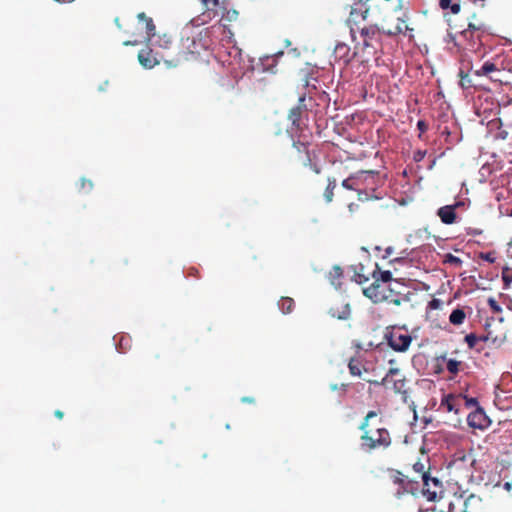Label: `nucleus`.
Segmentation results:
<instances>
[{
  "label": "nucleus",
  "mask_w": 512,
  "mask_h": 512,
  "mask_svg": "<svg viewBox=\"0 0 512 512\" xmlns=\"http://www.w3.org/2000/svg\"><path fill=\"white\" fill-rule=\"evenodd\" d=\"M207 11L212 12L213 16H217L219 9H225L226 4H229L230 0H201Z\"/></svg>",
  "instance_id": "obj_18"
},
{
  "label": "nucleus",
  "mask_w": 512,
  "mask_h": 512,
  "mask_svg": "<svg viewBox=\"0 0 512 512\" xmlns=\"http://www.w3.org/2000/svg\"><path fill=\"white\" fill-rule=\"evenodd\" d=\"M464 206L463 202H456L454 205H446L440 207L437 211V215L444 224L450 225L456 221V208Z\"/></svg>",
  "instance_id": "obj_15"
},
{
  "label": "nucleus",
  "mask_w": 512,
  "mask_h": 512,
  "mask_svg": "<svg viewBox=\"0 0 512 512\" xmlns=\"http://www.w3.org/2000/svg\"><path fill=\"white\" fill-rule=\"evenodd\" d=\"M342 387H343V389L345 390V389H346V387H347V385H346V384H342Z\"/></svg>",
  "instance_id": "obj_55"
},
{
  "label": "nucleus",
  "mask_w": 512,
  "mask_h": 512,
  "mask_svg": "<svg viewBox=\"0 0 512 512\" xmlns=\"http://www.w3.org/2000/svg\"><path fill=\"white\" fill-rule=\"evenodd\" d=\"M505 488L510 489V483H505Z\"/></svg>",
  "instance_id": "obj_53"
},
{
  "label": "nucleus",
  "mask_w": 512,
  "mask_h": 512,
  "mask_svg": "<svg viewBox=\"0 0 512 512\" xmlns=\"http://www.w3.org/2000/svg\"><path fill=\"white\" fill-rule=\"evenodd\" d=\"M439 6H440L443 10H446V9L450 8V6H451V0H440V2H439Z\"/></svg>",
  "instance_id": "obj_42"
},
{
  "label": "nucleus",
  "mask_w": 512,
  "mask_h": 512,
  "mask_svg": "<svg viewBox=\"0 0 512 512\" xmlns=\"http://www.w3.org/2000/svg\"><path fill=\"white\" fill-rule=\"evenodd\" d=\"M476 18H477V15L474 13V14L472 15V19L476 20Z\"/></svg>",
  "instance_id": "obj_54"
},
{
  "label": "nucleus",
  "mask_w": 512,
  "mask_h": 512,
  "mask_svg": "<svg viewBox=\"0 0 512 512\" xmlns=\"http://www.w3.org/2000/svg\"><path fill=\"white\" fill-rule=\"evenodd\" d=\"M419 328H413L410 332L405 325H394L386 334L389 346L397 352H405L408 350L411 341L417 339Z\"/></svg>",
  "instance_id": "obj_6"
},
{
  "label": "nucleus",
  "mask_w": 512,
  "mask_h": 512,
  "mask_svg": "<svg viewBox=\"0 0 512 512\" xmlns=\"http://www.w3.org/2000/svg\"><path fill=\"white\" fill-rule=\"evenodd\" d=\"M485 24L481 21H470L468 23V28L462 32L463 35L467 36L468 33H473L476 31H484Z\"/></svg>",
  "instance_id": "obj_31"
},
{
  "label": "nucleus",
  "mask_w": 512,
  "mask_h": 512,
  "mask_svg": "<svg viewBox=\"0 0 512 512\" xmlns=\"http://www.w3.org/2000/svg\"><path fill=\"white\" fill-rule=\"evenodd\" d=\"M463 363L455 359H446V355H441L433 359L430 363V370L443 371L445 368L452 375H456L462 369Z\"/></svg>",
  "instance_id": "obj_11"
},
{
  "label": "nucleus",
  "mask_w": 512,
  "mask_h": 512,
  "mask_svg": "<svg viewBox=\"0 0 512 512\" xmlns=\"http://www.w3.org/2000/svg\"><path fill=\"white\" fill-rule=\"evenodd\" d=\"M377 415L376 411H369L359 426V429L362 431L360 446L365 452H371L376 449H386L392 443L388 429L385 427L372 428L370 426V420L377 417Z\"/></svg>",
  "instance_id": "obj_2"
},
{
  "label": "nucleus",
  "mask_w": 512,
  "mask_h": 512,
  "mask_svg": "<svg viewBox=\"0 0 512 512\" xmlns=\"http://www.w3.org/2000/svg\"><path fill=\"white\" fill-rule=\"evenodd\" d=\"M376 273V276L379 278V282L388 286V283L392 280V274L390 271H381L378 267V264L375 263V269L371 272L373 275Z\"/></svg>",
  "instance_id": "obj_27"
},
{
  "label": "nucleus",
  "mask_w": 512,
  "mask_h": 512,
  "mask_svg": "<svg viewBox=\"0 0 512 512\" xmlns=\"http://www.w3.org/2000/svg\"><path fill=\"white\" fill-rule=\"evenodd\" d=\"M138 43H139V41H137V40H134V41H125V42H124V45H125V46H128V45H133V46H135V45H137Z\"/></svg>",
  "instance_id": "obj_52"
},
{
  "label": "nucleus",
  "mask_w": 512,
  "mask_h": 512,
  "mask_svg": "<svg viewBox=\"0 0 512 512\" xmlns=\"http://www.w3.org/2000/svg\"><path fill=\"white\" fill-rule=\"evenodd\" d=\"M138 60L145 68H153L158 63L151 50H141L138 54Z\"/></svg>",
  "instance_id": "obj_19"
},
{
  "label": "nucleus",
  "mask_w": 512,
  "mask_h": 512,
  "mask_svg": "<svg viewBox=\"0 0 512 512\" xmlns=\"http://www.w3.org/2000/svg\"><path fill=\"white\" fill-rule=\"evenodd\" d=\"M342 186L348 190H356L355 183H354V177H349L347 179H344L342 181Z\"/></svg>",
  "instance_id": "obj_37"
},
{
  "label": "nucleus",
  "mask_w": 512,
  "mask_h": 512,
  "mask_svg": "<svg viewBox=\"0 0 512 512\" xmlns=\"http://www.w3.org/2000/svg\"><path fill=\"white\" fill-rule=\"evenodd\" d=\"M497 67L494 63L492 62H485L480 69L478 70H474L473 73L476 75V76H485V75H488L489 73L491 72H494V71H497Z\"/></svg>",
  "instance_id": "obj_30"
},
{
  "label": "nucleus",
  "mask_w": 512,
  "mask_h": 512,
  "mask_svg": "<svg viewBox=\"0 0 512 512\" xmlns=\"http://www.w3.org/2000/svg\"><path fill=\"white\" fill-rule=\"evenodd\" d=\"M444 307H445V303L442 300L433 298L427 304V308H426L427 318L439 317L440 314L436 313L435 315H433V311H435V310L443 311Z\"/></svg>",
  "instance_id": "obj_21"
},
{
  "label": "nucleus",
  "mask_w": 512,
  "mask_h": 512,
  "mask_svg": "<svg viewBox=\"0 0 512 512\" xmlns=\"http://www.w3.org/2000/svg\"><path fill=\"white\" fill-rule=\"evenodd\" d=\"M424 156H425V152L418 151L415 155V160L420 161L424 158Z\"/></svg>",
  "instance_id": "obj_48"
},
{
  "label": "nucleus",
  "mask_w": 512,
  "mask_h": 512,
  "mask_svg": "<svg viewBox=\"0 0 512 512\" xmlns=\"http://www.w3.org/2000/svg\"><path fill=\"white\" fill-rule=\"evenodd\" d=\"M413 469L416 472L420 473L422 478H423V473H426L425 472V466L420 461H417L416 463L413 464Z\"/></svg>",
  "instance_id": "obj_39"
},
{
  "label": "nucleus",
  "mask_w": 512,
  "mask_h": 512,
  "mask_svg": "<svg viewBox=\"0 0 512 512\" xmlns=\"http://www.w3.org/2000/svg\"><path fill=\"white\" fill-rule=\"evenodd\" d=\"M487 304H488L490 310L494 314H499L502 312V307L499 305V303L494 298H492V297L488 298Z\"/></svg>",
  "instance_id": "obj_34"
},
{
  "label": "nucleus",
  "mask_w": 512,
  "mask_h": 512,
  "mask_svg": "<svg viewBox=\"0 0 512 512\" xmlns=\"http://www.w3.org/2000/svg\"><path fill=\"white\" fill-rule=\"evenodd\" d=\"M480 258L488 263H494L496 260L494 252H485L480 254Z\"/></svg>",
  "instance_id": "obj_36"
},
{
  "label": "nucleus",
  "mask_w": 512,
  "mask_h": 512,
  "mask_svg": "<svg viewBox=\"0 0 512 512\" xmlns=\"http://www.w3.org/2000/svg\"><path fill=\"white\" fill-rule=\"evenodd\" d=\"M242 402L244 403H254V398L252 397H243Z\"/></svg>",
  "instance_id": "obj_50"
},
{
  "label": "nucleus",
  "mask_w": 512,
  "mask_h": 512,
  "mask_svg": "<svg viewBox=\"0 0 512 512\" xmlns=\"http://www.w3.org/2000/svg\"><path fill=\"white\" fill-rule=\"evenodd\" d=\"M422 493L428 501L438 502L431 508L432 512H454L455 506L451 501L443 498L442 482L436 477H430L427 473H423Z\"/></svg>",
  "instance_id": "obj_3"
},
{
  "label": "nucleus",
  "mask_w": 512,
  "mask_h": 512,
  "mask_svg": "<svg viewBox=\"0 0 512 512\" xmlns=\"http://www.w3.org/2000/svg\"><path fill=\"white\" fill-rule=\"evenodd\" d=\"M137 18L140 21H143L146 26V40H151V38L155 35L156 27L151 17H148L144 12H140L137 15Z\"/></svg>",
  "instance_id": "obj_20"
},
{
  "label": "nucleus",
  "mask_w": 512,
  "mask_h": 512,
  "mask_svg": "<svg viewBox=\"0 0 512 512\" xmlns=\"http://www.w3.org/2000/svg\"><path fill=\"white\" fill-rule=\"evenodd\" d=\"M481 233H482V231L478 230V229H472V228L468 229V234H471V235H480Z\"/></svg>",
  "instance_id": "obj_49"
},
{
  "label": "nucleus",
  "mask_w": 512,
  "mask_h": 512,
  "mask_svg": "<svg viewBox=\"0 0 512 512\" xmlns=\"http://www.w3.org/2000/svg\"><path fill=\"white\" fill-rule=\"evenodd\" d=\"M349 372L353 376H361L362 371H367L366 368L362 365V363L356 359L351 358L348 363Z\"/></svg>",
  "instance_id": "obj_25"
},
{
  "label": "nucleus",
  "mask_w": 512,
  "mask_h": 512,
  "mask_svg": "<svg viewBox=\"0 0 512 512\" xmlns=\"http://www.w3.org/2000/svg\"><path fill=\"white\" fill-rule=\"evenodd\" d=\"M478 341H491L493 344H498L503 342V337L502 335H493V332L490 330V325H487L485 327V334L477 336L474 333H470L465 336V342L471 349L476 346Z\"/></svg>",
  "instance_id": "obj_12"
},
{
  "label": "nucleus",
  "mask_w": 512,
  "mask_h": 512,
  "mask_svg": "<svg viewBox=\"0 0 512 512\" xmlns=\"http://www.w3.org/2000/svg\"><path fill=\"white\" fill-rule=\"evenodd\" d=\"M80 188L86 191H90L93 188V183L91 180L81 179Z\"/></svg>",
  "instance_id": "obj_38"
},
{
  "label": "nucleus",
  "mask_w": 512,
  "mask_h": 512,
  "mask_svg": "<svg viewBox=\"0 0 512 512\" xmlns=\"http://www.w3.org/2000/svg\"><path fill=\"white\" fill-rule=\"evenodd\" d=\"M278 307L283 314H289L294 307V300L290 297H281L278 301Z\"/></svg>",
  "instance_id": "obj_28"
},
{
  "label": "nucleus",
  "mask_w": 512,
  "mask_h": 512,
  "mask_svg": "<svg viewBox=\"0 0 512 512\" xmlns=\"http://www.w3.org/2000/svg\"><path fill=\"white\" fill-rule=\"evenodd\" d=\"M375 384L383 385L387 390H392L395 394L401 395L404 401L408 397L407 380L404 374L397 368H390L385 377L380 383Z\"/></svg>",
  "instance_id": "obj_7"
},
{
  "label": "nucleus",
  "mask_w": 512,
  "mask_h": 512,
  "mask_svg": "<svg viewBox=\"0 0 512 512\" xmlns=\"http://www.w3.org/2000/svg\"><path fill=\"white\" fill-rule=\"evenodd\" d=\"M54 415L58 418V419H62L63 416H64V413L61 411V410H56Z\"/></svg>",
  "instance_id": "obj_51"
},
{
  "label": "nucleus",
  "mask_w": 512,
  "mask_h": 512,
  "mask_svg": "<svg viewBox=\"0 0 512 512\" xmlns=\"http://www.w3.org/2000/svg\"><path fill=\"white\" fill-rule=\"evenodd\" d=\"M379 23L373 22L372 25L357 27L356 31L360 33V36L363 39V45L365 47H373V41L376 39V36L382 32L381 28L378 27Z\"/></svg>",
  "instance_id": "obj_14"
},
{
  "label": "nucleus",
  "mask_w": 512,
  "mask_h": 512,
  "mask_svg": "<svg viewBox=\"0 0 512 512\" xmlns=\"http://www.w3.org/2000/svg\"><path fill=\"white\" fill-rule=\"evenodd\" d=\"M391 481L394 485L398 486L395 495L400 498L405 494L411 493L416 495L418 491V483L408 479L403 473L398 470H392L390 475Z\"/></svg>",
  "instance_id": "obj_9"
},
{
  "label": "nucleus",
  "mask_w": 512,
  "mask_h": 512,
  "mask_svg": "<svg viewBox=\"0 0 512 512\" xmlns=\"http://www.w3.org/2000/svg\"><path fill=\"white\" fill-rule=\"evenodd\" d=\"M465 312L462 309H454L449 315V320H464Z\"/></svg>",
  "instance_id": "obj_35"
},
{
  "label": "nucleus",
  "mask_w": 512,
  "mask_h": 512,
  "mask_svg": "<svg viewBox=\"0 0 512 512\" xmlns=\"http://www.w3.org/2000/svg\"><path fill=\"white\" fill-rule=\"evenodd\" d=\"M351 268L353 269L354 272L353 279L355 280V282H357L358 284H364L369 280V273L366 274L364 272V266L362 264L353 265L351 266Z\"/></svg>",
  "instance_id": "obj_22"
},
{
  "label": "nucleus",
  "mask_w": 512,
  "mask_h": 512,
  "mask_svg": "<svg viewBox=\"0 0 512 512\" xmlns=\"http://www.w3.org/2000/svg\"><path fill=\"white\" fill-rule=\"evenodd\" d=\"M292 148L291 161L298 170L309 168L315 174L321 173V166L318 163L317 155L314 150L310 149L309 143L295 141Z\"/></svg>",
  "instance_id": "obj_4"
},
{
  "label": "nucleus",
  "mask_w": 512,
  "mask_h": 512,
  "mask_svg": "<svg viewBox=\"0 0 512 512\" xmlns=\"http://www.w3.org/2000/svg\"><path fill=\"white\" fill-rule=\"evenodd\" d=\"M460 76H461V86L462 87L470 86V80L468 79V75L467 74L463 75V72L461 71Z\"/></svg>",
  "instance_id": "obj_40"
},
{
  "label": "nucleus",
  "mask_w": 512,
  "mask_h": 512,
  "mask_svg": "<svg viewBox=\"0 0 512 512\" xmlns=\"http://www.w3.org/2000/svg\"><path fill=\"white\" fill-rule=\"evenodd\" d=\"M417 128L418 130L421 132V133H424L427 131L428 129V125L425 121L423 120H419L418 123H417Z\"/></svg>",
  "instance_id": "obj_41"
},
{
  "label": "nucleus",
  "mask_w": 512,
  "mask_h": 512,
  "mask_svg": "<svg viewBox=\"0 0 512 512\" xmlns=\"http://www.w3.org/2000/svg\"><path fill=\"white\" fill-rule=\"evenodd\" d=\"M471 499H473V496H470L468 499H466L464 501V507H463L462 512H470V510H469V503H470Z\"/></svg>",
  "instance_id": "obj_44"
},
{
  "label": "nucleus",
  "mask_w": 512,
  "mask_h": 512,
  "mask_svg": "<svg viewBox=\"0 0 512 512\" xmlns=\"http://www.w3.org/2000/svg\"><path fill=\"white\" fill-rule=\"evenodd\" d=\"M466 399V404L467 406H474V405H478V402L475 398H465Z\"/></svg>",
  "instance_id": "obj_45"
},
{
  "label": "nucleus",
  "mask_w": 512,
  "mask_h": 512,
  "mask_svg": "<svg viewBox=\"0 0 512 512\" xmlns=\"http://www.w3.org/2000/svg\"><path fill=\"white\" fill-rule=\"evenodd\" d=\"M228 5L229 4H226V8L225 9H219V12H218V15L217 16H221V21H224V22H233L237 19L238 17V11L235 10V9H229L228 8ZM223 25L225 26L226 23H223Z\"/></svg>",
  "instance_id": "obj_23"
},
{
  "label": "nucleus",
  "mask_w": 512,
  "mask_h": 512,
  "mask_svg": "<svg viewBox=\"0 0 512 512\" xmlns=\"http://www.w3.org/2000/svg\"><path fill=\"white\" fill-rule=\"evenodd\" d=\"M397 9L392 7V12L386 18L385 22H379L381 24L382 33L387 36H397L399 34H405L407 31H412L411 28L406 24V18L395 16Z\"/></svg>",
  "instance_id": "obj_8"
},
{
  "label": "nucleus",
  "mask_w": 512,
  "mask_h": 512,
  "mask_svg": "<svg viewBox=\"0 0 512 512\" xmlns=\"http://www.w3.org/2000/svg\"><path fill=\"white\" fill-rule=\"evenodd\" d=\"M343 277V270L340 266H335L333 271L330 272L331 283L335 286H340L341 278Z\"/></svg>",
  "instance_id": "obj_32"
},
{
  "label": "nucleus",
  "mask_w": 512,
  "mask_h": 512,
  "mask_svg": "<svg viewBox=\"0 0 512 512\" xmlns=\"http://www.w3.org/2000/svg\"><path fill=\"white\" fill-rule=\"evenodd\" d=\"M443 263L444 264H450V265H453L455 267H460L463 262H462V260L459 257H457V256H455V255H453L451 253H447V254L444 255Z\"/></svg>",
  "instance_id": "obj_33"
},
{
  "label": "nucleus",
  "mask_w": 512,
  "mask_h": 512,
  "mask_svg": "<svg viewBox=\"0 0 512 512\" xmlns=\"http://www.w3.org/2000/svg\"><path fill=\"white\" fill-rule=\"evenodd\" d=\"M392 12L390 0H367L359 2L352 7L348 21L352 24L351 32L354 33L361 22H385Z\"/></svg>",
  "instance_id": "obj_1"
},
{
  "label": "nucleus",
  "mask_w": 512,
  "mask_h": 512,
  "mask_svg": "<svg viewBox=\"0 0 512 512\" xmlns=\"http://www.w3.org/2000/svg\"><path fill=\"white\" fill-rule=\"evenodd\" d=\"M308 117V109L305 104V95L300 96L296 106L288 113V120L291 122L292 130L302 131L305 126V119Z\"/></svg>",
  "instance_id": "obj_10"
},
{
  "label": "nucleus",
  "mask_w": 512,
  "mask_h": 512,
  "mask_svg": "<svg viewBox=\"0 0 512 512\" xmlns=\"http://www.w3.org/2000/svg\"><path fill=\"white\" fill-rule=\"evenodd\" d=\"M467 423L471 428L484 430L488 428L491 421L489 417L486 415L484 409L478 406L474 411H472L468 415Z\"/></svg>",
  "instance_id": "obj_13"
},
{
  "label": "nucleus",
  "mask_w": 512,
  "mask_h": 512,
  "mask_svg": "<svg viewBox=\"0 0 512 512\" xmlns=\"http://www.w3.org/2000/svg\"><path fill=\"white\" fill-rule=\"evenodd\" d=\"M457 402L458 398L449 394L442 400L441 406L445 407L448 412L454 411L455 413H458Z\"/></svg>",
  "instance_id": "obj_26"
},
{
  "label": "nucleus",
  "mask_w": 512,
  "mask_h": 512,
  "mask_svg": "<svg viewBox=\"0 0 512 512\" xmlns=\"http://www.w3.org/2000/svg\"><path fill=\"white\" fill-rule=\"evenodd\" d=\"M487 325H490V330L493 332V335H502L503 340L505 339V334H504V333H496V331L492 328V326H493V325H492V322H486L485 327H486Z\"/></svg>",
  "instance_id": "obj_47"
},
{
  "label": "nucleus",
  "mask_w": 512,
  "mask_h": 512,
  "mask_svg": "<svg viewBox=\"0 0 512 512\" xmlns=\"http://www.w3.org/2000/svg\"><path fill=\"white\" fill-rule=\"evenodd\" d=\"M359 208V205L356 203H350L348 205V209L351 213H354Z\"/></svg>",
  "instance_id": "obj_46"
},
{
  "label": "nucleus",
  "mask_w": 512,
  "mask_h": 512,
  "mask_svg": "<svg viewBox=\"0 0 512 512\" xmlns=\"http://www.w3.org/2000/svg\"><path fill=\"white\" fill-rule=\"evenodd\" d=\"M373 278L374 282L370 286L363 289V294L374 303L386 301L397 306L401 305L402 303H409L407 297H399L397 295H393L392 290L389 289L388 286L379 282V278L376 276V273L373 274Z\"/></svg>",
  "instance_id": "obj_5"
},
{
  "label": "nucleus",
  "mask_w": 512,
  "mask_h": 512,
  "mask_svg": "<svg viewBox=\"0 0 512 512\" xmlns=\"http://www.w3.org/2000/svg\"><path fill=\"white\" fill-rule=\"evenodd\" d=\"M330 315L338 320H347L351 316V308L347 303H336L330 308Z\"/></svg>",
  "instance_id": "obj_16"
},
{
  "label": "nucleus",
  "mask_w": 512,
  "mask_h": 512,
  "mask_svg": "<svg viewBox=\"0 0 512 512\" xmlns=\"http://www.w3.org/2000/svg\"><path fill=\"white\" fill-rule=\"evenodd\" d=\"M337 187V181L334 177L328 178L327 186L324 190L323 197L327 203L332 202L334 198V190Z\"/></svg>",
  "instance_id": "obj_24"
},
{
  "label": "nucleus",
  "mask_w": 512,
  "mask_h": 512,
  "mask_svg": "<svg viewBox=\"0 0 512 512\" xmlns=\"http://www.w3.org/2000/svg\"><path fill=\"white\" fill-rule=\"evenodd\" d=\"M450 10L453 14H458L460 12V4L454 3L450 6Z\"/></svg>",
  "instance_id": "obj_43"
},
{
  "label": "nucleus",
  "mask_w": 512,
  "mask_h": 512,
  "mask_svg": "<svg viewBox=\"0 0 512 512\" xmlns=\"http://www.w3.org/2000/svg\"><path fill=\"white\" fill-rule=\"evenodd\" d=\"M501 278L503 281V288L508 290L512 288V268L506 266L502 269Z\"/></svg>",
  "instance_id": "obj_29"
},
{
  "label": "nucleus",
  "mask_w": 512,
  "mask_h": 512,
  "mask_svg": "<svg viewBox=\"0 0 512 512\" xmlns=\"http://www.w3.org/2000/svg\"><path fill=\"white\" fill-rule=\"evenodd\" d=\"M333 55L335 60L342 61L347 65L351 60L350 47L345 43H338L335 46Z\"/></svg>",
  "instance_id": "obj_17"
}]
</instances>
